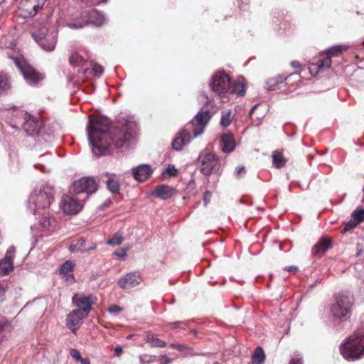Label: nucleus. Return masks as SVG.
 I'll return each mask as SVG.
<instances>
[{"mask_svg": "<svg viewBox=\"0 0 364 364\" xmlns=\"http://www.w3.org/2000/svg\"><path fill=\"white\" fill-rule=\"evenodd\" d=\"M291 65L292 66V68H299L301 67V64L300 63L299 61L298 60H294L291 63Z\"/></svg>", "mask_w": 364, "mask_h": 364, "instance_id": "680f3d73", "label": "nucleus"}, {"mask_svg": "<svg viewBox=\"0 0 364 364\" xmlns=\"http://www.w3.org/2000/svg\"><path fill=\"white\" fill-rule=\"evenodd\" d=\"M74 267L75 263L70 260H67L59 268V274L69 284H72L75 282L73 274Z\"/></svg>", "mask_w": 364, "mask_h": 364, "instance_id": "aec40b11", "label": "nucleus"}, {"mask_svg": "<svg viewBox=\"0 0 364 364\" xmlns=\"http://www.w3.org/2000/svg\"><path fill=\"white\" fill-rule=\"evenodd\" d=\"M211 115L208 111L200 112L191 121L190 127L193 130L194 136H198L203 132L205 127L210 121Z\"/></svg>", "mask_w": 364, "mask_h": 364, "instance_id": "f8f14e48", "label": "nucleus"}, {"mask_svg": "<svg viewBox=\"0 0 364 364\" xmlns=\"http://www.w3.org/2000/svg\"><path fill=\"white\" fill-rule=\"evenodd\" d=\"M235 172L238 178L242 176L246 173L245 169L243 166H237L235 169Z\"/></svg>", "mask_w": 364, "mask_h": 364, "instance_id": "5fc2aeb1", "label": "nucleus"}, {"mask_svg": "<svg viewBox=\"0 0 364 364\" xmlns=\"http://www.w3.org/2000/svg\"><path fill=\"white\" fill-rule=\"evenodd\" d=\"M142 281V277L139 272L127 273L118 281V285L122 289H130L136 287Z\"/></svg>", "mask_w": 364, "mask_h": 364, "instance_id": "f3484780", "label": "nucleus"}, {"mask_svg": "<svg viewBox=\"0 0 364 364\" xmlns=\"http://www.w3.org/2000/svg\"><path fill=\"white\" fill-rule=\"evenodd\" d=\"M331 63V58L326 53L321 54L317 62L318 69L321 70L322 69L329 68Z\"/></svg>", "mask_w": 364, "mask_h": 364, "instance_id": "7c9ffc66", "label": "nucleus"}, {"mask_svg": "<svg viewBox=\"0 0 364 364\" xmlns=\"http://www.w3.org/2000/svg\"><path fill=\"white\" fill-rule=\"evenodd\" d=\"M12 60L29 85H38L44 79V75L29 65L22 56L13 57Z\"/></svg>", "mask_w": 364, "mask_h": 364, "instance_id": "20e7f679", "label": "nucleus"}, {"mask_svg": "<svg viewBox=\"0 0 364 364\" xmlns=\"http://www.w3.org/2000/svg\"><path fill=\"white\" fill-rule=\"evenodd\" d=\"M85 317L87 316L82 314L80 311H77L76 309L73 310L67 316L66 326L73 333H75L81 325L82 320Z\"/></svg>", "mask_w": 364, "mask_h": 364, "instance_id": "a211bd4d", "label": "nucleus"}, {"mask_svg": "<svg viewBox=\"0 0 364 364\" xmlns=\"http://www.w3.org/2000/svg\"><path fill=\"white\" fill-rule=\"evenodd\" d=\"M191 135L188 129H183L176 135L173 142L172 147L173 149L181 150L184 145L190 141Z\"/></svg>", "mask_w": 364, "mask_h": 364, "instance_id": "4be33fe9", "label": "nucleus"}, {"mask_svg": "<svg viewBox=\"0 0 364 364\" xmlns=\"http://www.w3.org/2000/svg\"><path fill=\"white\" fill-rule=\"evenodd\" d=\"M284 269L289 272H292L293 274H295L298 271V267L296 266H290V267H285Z\"/></svg>", "mask_w": 364, "mask_h": 364, "instance_id": "4d7b16f0", "label": "nucleus"}, {"mask_svg": "<svg viewBox=\"0 0 364 364\" xmlns=\"http://www.w3.org/2000/svg\"><path fill=\"white\" fill-rule=\"evenodd\" d=\"M124 238L121 233L117 232L115 233L112 238H110L107 243L109 245L115 246L119 245L123 242Z\"/></svg>", "mask_w": 364, "mask_h": 364, "instance_id": "58836bf2", "label": "nucleus"}, {"mask_svg": "<svg viewBox=\"0 0 364 364\" xmlns=\"http://www.w3.org/2000/svg\"><path fill=\"white\" fill-rule=\"evenodd\" d=\"M152 173V169L150 166L143 164L133 169L134 178L140 182L145 181Z\"/></svg>", "mask_w": 364, "mask_h": 364, "instance_id": "b1692460", "label": "nucleus"}, {"mask_svg": "<svg viewBox=\"0 0 364 364\" xmlns=\"http://www.w3.org/2000/svg\"><path fill=\"white\" fill-rule=\"evenodd\" d=\"M55 221L53 218H52L50 214L45 213L40 218V224L43 229L50 230V228L52 226V223Z\"/></svg>", "mask_w": 364, "mask_h": 364, "instance_id": "c9c22d12", "label": "nucleus"}, {"mask_svg": "<svg viewBox=\"0 0 364 364\" xmlns=\"http://www.w3.org/2000/svg\"><path fill=\"white\" fill-rule=\"evenodd\" d=\"M16 254L14 246H10L4 258L0 261V275L5 276L11 272L14 269V258Z\"/></svg>", "mask_w": 364, "mask_h": 364, "instance_id": "2eb2a0df", "label": "nucleus"}, {"mask_svg": "<svg viewBox=\"0 0 364 364\" xmlns=\"http://www.w3.org/2000/svg\"><path fill=\"white\" fill-rule=\"evenodd\" d=\"M33 36L38 44L46 51L54 50L56 44V35L53 33H48L46 26H41L39 23H33Z\"/></svg>", "mask_w": 364, "mask_h": 364, "instance_id": "7ed1b4c3", "label": "nucleus"}, {"mask_svg": "<svg viewBox=\"0 0 364 364\" xmlns=\"http://www.w3.org/2000/svg\"><path fill=\"white\" fill-rule=\"evenodd\" d=\"M114 255L124 259L127 255V252L124 249H119L114 252Z\"/></svg>", "mask_w": 364, "mask_h": 364, "instance_id": "603ef678", "label": "nucleus"}, {"mask_svg": "<svg viewBox=\"0 0 364 364\" xmlns=\"http://www.w3.org/2000/svg\"><path fill=\"white\" fill-rule=\"evenodd\" d=\"M69 250L71 252H75L79 251L77 244H72L69 246Z\"/></svg>", "mask_w": 364, "mask_h": 364, "instance_id": "bf43d9fd", "label": "nucleus"}, {"mask_svg": "<svg viewBox=\"0 0 364 364\" xmlns=\"http://www.w3.org/2000/svg\"><path fill=\"white\" fill-rule=\"evenodd\" d=\"M81 364H90V359L88 358H82L80 360Z\"/></svg>", "mask_w": 364, "mask_h": 364, "instance_id": "e2e57ef3", "label": "nucleus"}, {"mask_svg": "<svg viewBox=\"0 0 364 364\" xmlns=\"http://www.w3.org/2000/svg\"><path fill=\"white\" fill-rule=\"evenodd\" d=\"M115 353H116L117 355H118V356L120 355L121 353H122V348L120 346H117L115 348Z\"/></svg>", "mask_w": 364, "mask_h": 364, "instance_id": "0e129e2a", "label": "nucleus"}, {"mask_svg": "<svg viewBox=\"0 0 364 364\" xmlns=\"http://www.w3.org/2000/svg\"><path fill=\"white\" fill-rule=\"evenodd\" d=\"M230 85V78L224 72H218L213 77L211 82L213 91L218 94L226 93L229 92Z\"/></svg>", "mask_w": 364, "mask_h": 364, "instance_id": "9d476101", "label": "nucleus"}, {"mask_svg": "<svg viewBox=\"0 0 364 364\" xmlns=\"http://www.w3.org/2000/svg\"><path fill=\"white\" fill-rule=\"evenodd\" d=\"M158 361L159 362V364H170L172 362V360L166 355H162L159 356Z\"/></svg>", "mask_w": 364, "mask_h": 364, "instance_id": "49530a36", "label": "nucleus"}, {"mask_svg": "<svg viewBox=\"0 0 364 364\" xmlns=\"http://www.w3.org/2000/svg\"><path fill=\"white\" fill-rule=\"evenodd\" d=\"M265 354L261 347H257L252 357V364H262L264 361Z\"/></svg>", "mask_w": 364, "mask_h": 364, "instance_id": "473e14b6", "label": "nucleus"}, {"mask_svg": "<svg viewBox=\"0 0 364 364\" xmlns=\"http://www.w3.org/2000/svg\"><path fill=\"white\" fill-rule=\"evenodd\" d=\"M85 17L87 18L88 25L100 26L105 22L104 15L94 9L85 10Z\"/></svg>", "mask_w": 364, "mask_h": 364, "instance_id": "5701e85b", "label": "nucleus"}, {"mask_svg": "<svg viewBox=\"0 0 364 364\" xmlns=\"http://www.w3.org/2000/svg\"><path fill=\"white\" fill-rule=\"evenodd\" d=\"M83 205L72 196L64 195L60 201V208L67 215H75L82 208Z\"/></svg>", "mask_w": 364, "mask_h": 364, "instance_id": "ddd939ff", "label": "nucleus"}, {"mask_svg": "<svg viewBox=\"0 0 364 364\" xmlns=\"http://www.w3.org/2000/svg\"><path fill=\"white\" fill-rule=\"evenodd\" d=\"M86 60L78 53H73L69 58V63L73 67L83 66Z\"/></svg>", "mask_w": 364, "mask_h": 364, "instance_id": "2f4dec72", "label": "nucleus"}, {"mask_svg": "<svg viewBox=\"0 0 364 364\" xmlns=\"http://www.w3.org/2000/svg\"><path fill=\"white\" fill-rule=\"evenodd\" d=\"M357 225L358 223L355 221H350L346 224L345 227L343 228V232H346L347 231H349L353 229Z\"/></svg>", "mask_w": 364, "mask_h": 364, "instance_id": "09e8293b", "label": "nucleus"}, {"mask_svg": "<svg viewBox=\"0 0 364 364\" xmlns=\"http://www.w3.org/2000/svg\"><path fill=\"white\" fill-rule=\"evenodd\" d=\"M353 220L358 224L364 221V209L356 210L352 213Z\"/></svg>", "mask_w": 364, "mask_h": 364, "instance_id": "ea45409f", "label": "nucleus"}, {"mask_svg": "<svg viewBox=\"0 0 364 364\" xmlns=\"http://www.w3.org/2000/svg\"><path fill=\"white\" fill-rule=\"evenodd\" d=\"M291 78L295 81H300L301 76L298 73H293L287 76L279 75L274 77L268 79L267 81V87L269 90H276L282 87V85H289Z\"/></svg>", "mask_w": 364, "mask_h": 364, "instance_id": "4468645a", "label": "nucleus"}, {"mask_svg": "<svg viewBox=\"0 0 364 364\" xmlns=\"http://www.w3.org/2000/svg\"><path fill=\"white\" fill-rule=\"evenodd\" d=\"M107 185L108 189L112 193H117L119 190V183H118V181L114 179H108Z\"/></svg>", "mask_w": 364, "mask_h": 364, "instance_id": "a19ab883", "label": "nucleus"}, {"mask_svg": "<svg viewBox=\"0 0 364 364\" xmlns=\"http://www.w3.org/2000/svg\"><path fill=\"white\" fill-rule=\"evenodd\" d=\"M287 159L279 151H274L272 153V164L277 168H281L285 166Z\"/></svg>", "mask_w": 364, "mask_h": 364, "instance_id": "c756f323", "label": "nucleus"}, {"mask_svg": "<svg viewBox=\"0 0 364 364\" xmlns=\"http://www.w3.org/2000/svg\"><path fill=\"white\" fill-rule=\"evenodd\" d=\"M211 197H212V193L210 191H206L204 193L203 200H204L205 205H207L210 201Z\"/></svg>", "mask_w": 364, "mask_h": 364, "instance_id": "864d4df0", "label": "nucleus"}, {"mask_svg": "<svg viewBox=\"0 0 364 364\" xmlns=\"http://www.w3.org/2000/svg\"><path fill=\"white\" fill-rule=\"evenodd\" d=\"M170 348L173 349H176L178 351L183 352L186 350H190L189 348H188L186 346L183 344H178V343H171L169 346Z\"/></svg>", "mask_w": 364, "mask_h": 364, "instance_id": "c03bdc74", "label": "nucleus"}, {"mask_svg": "<svg viewBox=\"0 0 364 364\" xmlns=\"http://www.w3.org/2000/svg\"><path fill=\"white\" fill-rule=\"evenodd\" d=\"M177 190L167 184H161L155 187L152 195L162 200H168L176 195Z\"/></svg>", "mask_w": 364, "mask_h": 364, "instance_id": "6ab92c4d", "label": "nucleus"}, {"mask_svg": "<svg viewBox=\"0 0 364 364\" xmlns=\"http://www.w3.org/2000/svg\"><path fill=\"white\" fill-rule=\"evenodd\" d=\"M5 297V289L4 288V287L2 286V284H0V303H1L4 300V298Z\"/></svg>", "mask_w": 364, "mask_h": 364, "instance_id": "6e6d98bb", "label": "nucleus"}, {"mask_svg": "<svg viewBox=\"0 0 364 364\" xmlns=\"http://www.w3.org/2000/svg\"><path fill=\"white\" fill-rule=\"evenodd\" d=\"M46 2V0H21L18 11L24 18H31L43 9Z\"/></svg>", "mask_w": 364, "mask_h": 364, "instance_id": "6e6552de", "label": "nucleus"}, {"mask_svg": "<svg viewBox=\"0 0 364 364\" xmlns=\"http://www.w3.org/2000/svg\"><path fill=\"white\" fill-rule=\"evenodd\" d=\"M257 105H255V106H253V107H252V109H251V110H250V116L252 114L253 112H255V109H257Z\"/></svg>", "mask_w": 364, "mask_h": 364, "instance_id": "69168bd1", "label": "nucleus"}, {"mask_svg": "<svg viewBox=\"0 0 364 364\" xmlns=\"http://www.w3.org/2000/svg\"><path fill=\"white\" fill-rule=\"evenodd\" d=\"M257 105H255V106H253V107H252V109H251V110H250V116L252 114L253 112H255V109H257Z\"/></svg>", "mask_w": 364, "mask_h": 364, "instance_id": "338daca9", "label": "nucleus"}, {"mask_svg": "<svg viewBox=\"0 0 364 364\" xmlns=\"http://www.w3.org/2000/svg\"><path fill=\"white\" fill-rule=\"evenodd\" d=\"M76 244L77 245L79 251L81 252H89V251H91V250H93L97 247V245L95 244H93V245H92L89 247H85V240L84 238H82V237L79 238L77 240Z\"/></svg>", "mask_w": 364, "mask_h": 364, "instance_id": "4c0bfd02", "label": "nucleus"}, {"mask_svg": "<svg viewBox=\"0 0 364 364\" xmlns=\"http://www.w3.org/2000/svg\"><path fill=\"white\" fill-rule=\"evenodd\" d=\"M165 172L170 176H175L177 173V170L173 165H168Z\"/></svg>", "mask_w": 364, "mask_h": 364, "instance_id": "de8ad7c7", "label": "nucleus"}, {"mask_svg": "<svg viewBox=\"0 0 364 364\" xmlns=\"http://www.w3.org/2000/svg\"><path fill=\"white\" fill-rule=\"evenodd\" d=\"M290 364H303L301 359L300 358H293L290 360Z\"/></svg>", "mask_w": 364, "mask_h": 364, "instance_id": "052dcab7", "label": "nucleus"}, {"mask_svg": "<svg viewBox=\"0 0 364 364\" xmlns=\"http://www.w3.org/2000/svg\"><path fill=\"white\" fill-rule=\"evenodd\" d=\"M198 166L200 172L205 176L219 172L220 162L219 158L213 153L202 151L198 158Z\"/></svg>", "mask_w": 364, "mask_h": 364, "instance_id": "39448f33", "label": "nucleus"}, {"mask_svg": "<svg viewBox=\"0 0 364 364\" xmlns=\"http://www.w3.org/2000/svg\"><path fill=\"white\" fill-rule=\"evenodd\" d=\"M72 301L73 304L78 308L76 310L80 311L86 316H88L92 309V306L95 303L93 296H85L83 294H75L73 296Z\"/></svg>", "mask_w": 364, "mask_h": 364, "instance_id": "9b49d317", "label": "nucleus"}, {"mask_svg": "<svg viewBox=\"0 0 364 364\" xmlns=\"http://www.w3.org/2000/svg\"><path fill=\"white\" fill-rule=\"evenodd\" d=\"M88 70H89L88 68H85V69H83V70H82V72L84 75H85L88 72Z\"/></svg>", "mask_w": 364, "mask_h": 364, "instance_id": "774afa93", "label": "nucleus"}, {"mask_svg": "<svg viewBox=\"0 0 364 364\" xmlns=\"http://www.w3.org/2000/svg\"><path fill=\"white\" fill-rule=\"evenodd\" d=\"M246 84L243 77L238 78L232 82L230 81L229 92L230 94L244 96L246 92Z\"/></svg>", "mask_w": 364, "mask_h": 364, "instance_id": "a878e982", "label": "nucleus"}, {"mask_svg": "<svg viewBox=\"0 0 364 364\" xmlns=\"http://www.w3.org/2000/svg\"><path fill=\"white\" fill-rule=\"evenodd\" d=\"M85 10L81 13L77 14L70 22L68 23V26L71 28H81L86 26H88L87 18L85 17Z\"/></svg>", "mask_w": 364, "mask_h": 364, "instance_id": "bb28decb", "label": "nucleus"}, {"mask_svg": "<svg viewBox=\"0 0 364 364\" xmlns=\"http://www.w3.org/2000/svg\"><path fill=\"white\" fill-rule=\"evenodd\" d=\"M11 87V77L4 72L0 73V96Z\"/></svg>", "mask_w": 364, "mask_h": 364, "instance_id": "c85d7f7f", "label": "nucleus"}, {"mask_svg": "<svg viewBox=\"0 0 364 364\" xmlns=\"http://www.w3.org/2000/svg\"><path fill=\"white\" fill-rule=\"evenodd\" d=\"M73 191L75 194L85 193L87 196L96 192L97 183L93 178L83 177L73 182Z\"/></svg>", "mask_w": 364, "mask_h": 364, "instance_id": "1a4fd4ad", "label": "nucleus"}, {"mask_svg": "<svg viewBox=\"0 0 364 364\" xmlns=\"http://www.w3.org/2000/svg\"><path fill=\"white\" fill-rule=\"evenodd\" d=\"M71 357L76 360L77 361H80L81 359V355L80 352L76 349H72L70 353Z\"/></svg>", "mask_w": 364, "mask_h": 364, "instance_id": "3c124183", "label": "nucleus"}, {"mask_svg": "<svg viewBox=\"0 0 364 364\" xmlns=\"http://www.w3.org/2000/svg\"><path fill=\"white\" fill-rule=\"evenodd\" d=\"M340 352L348 361L358 360L364 356V333L355 331L341 344Z\"/></svg>", "mask_w": 364, "mask_h": 364, "instance_id": "f03ea898", "label": "nucleus"}, {"mask_svg": "<svg viewBox=\"0 0 364 364\" xmlns=\"http://www.w3.org/2000/svg\"><path fill=\"white\" fill-rule=\"evenodd\" d=\"M222 151L225 153H230L235 148V141L232 134L225 133L220 137Z\"/></svg>", "mask_w": 364, "mask_h": 364, "instance_id": "393cba45", "label": "nucleus"}, {"mask_svg": "<svg viewBox=\"0 0 364 364\" xmlns=\"http://www.w3.org/2000/svg\"><path fill=\"white\" fill-rule=\"evenodd\" d=\"M105 1H107V0H87V4L90 5H95Z\"/></svg>", "mask_w": 364, "mask_h": 364, "instance_id": "13d9d810", "label": "nucleus"}, {"mask_svg": "<svg viewBox=\"0 0 364 364\" xmlns=\"http://www.w3.org/2000/svg\"><path fill=\"white\" fill-rule=\"evenodd\" d=\"M347 50V47L342 45L333 46L326 51V53L332 58V57L341 55L343 51Z\"/></svg>", "mask_w": 364, "mask_h": 364, "instance_id": "f704fd0d", "label": "nucleus"}, {"mask_svg": "<svg viewBox=\"0 0 364 364\" xmlns=\"http://www.w3.org/2000/svg\"><path fill=\"white\" fill-rule=\"evenodd\" d=\"M144 341L150 344V347L154 348H164L166 346V343L159 339L156 334L149 331L146 332L144 336Z\"/></svg>", "mask_w": 364, "mask_h": 364, "instance_id": "cd10ccee", "label": "nucleus"}, {"mask_svg": "<svg viewBox=\"0 0 364 364\" xmlns=\"http://www.w3.org/2000/svg\"><path fill=\"white\" fill-rule=\"evenodd\" d=\"M19 114L23 120L22 127L28 135H33L38 132L39 122L33 116L23 112H20Z\"/></svg>", "mask_w": 364, "mask_h": 364, "instance_id": "dca6fc26", "label": "nucleus"}, {"mask_svg": "<svg viewBox=\"0 0 364 364\" xmlns=\"http://www.w3.org/2000/svg\"><path fill=\"white\" fill-rule=\"evenodd\" d=\"M169 325L171 326L173 328H183V326L187 325V321H175L169 323Z\"/></svg>", "mask_w": 364, "mask_h": 364, "instance_id": "a18cd8bd", "label": "nucleus"}, {"mask_svg": "<svg viewBox=\"0 0 364 364\" xmlns=\"http://www.w3.org/2000/svg\"><path fill=\"white\" fill-rule=\"evenodd\" d=\"M232 121V112L230 110L222 112L220 124L223 127H228Z\"/></svg>", "mask_w": 364, "mask_h": 364, "instance_id": "e433bc0d", "label": "nucleus"}, {"mask_svg": "<svg viewBox=\"0 0 364 364\" xmlns=\"http://www.w3.org/2000/svg\"><path fill=\"white\" fill-rule=\"evenodd\" d=\"M11 324L4 316H0V341L3 339L5 334L10 331Z\"/></svg>", "mask_w": 364, "mask_h": 364, "instance_id": "72a5a7b5", "label": "nucleus"}, {"mask_svg": "<svg viewBox=\"0 0 364 364\" xmlns=\"http://www.w3.org/2000/svg\"><path fill=\"white\" fill-rule=\"evenodd\" d=\"M109 119L104 116L90 117L87 127L92 150L97 156L110 154L111 145L119 149L128 146L135 130V124L123 119L113 127Z\"/></svg>", "mask_w": 364, "mask_h": 364, "instance_id": "f257e3e1", "label": "nucleus"}, {"mask_svg": "<svg viewBox=\"0 0 364 364\" xmlns=\"http://www.w3.org/2000/svg\"><path fill=\"white\" fill-rule=\"evenodd\" d=\"M353 299L352 296L346 294H339L336 302L331 306L332 316L337 318L349 317L351 314Z\"/></svg>", "mask_w": 364, "mask_h": 364, "instance_id": "423d86ee", "label": "nucleus"}, {"mask_svg": "<svg viewBox=\"0 0 364 364\" xmlns=\"http://www.w3.org/2000/svg\"><path fill=\"white\" fill-rule=\"evenodd\" d=\"M92 72L95 76H100L104 73V68L97 63L92 65Z\"/></svg>", "mask_w": 364, "mask_h": 364, "instance_id": "37998d69", "label": "nucleus"}, {"mask_svg": "<svg viewBox=\"0 0 364 364\" xmlns=\"http://www.w3.org/2000/svg\"><path fill=\"white\" fill-rule=\"evenodd\" d=\"M122 311V308L117 305H112L109 307L108 311L111 314H117Z\"/></svg>", "mask_w": 364, "mask_h": 364, "instance_id": "8fccbe9b", "label": "nucleus"}, {"mask_svg": "<svg viewBox=\"0 0 364 364\" xmlns=\"http://www.w3.org/2000/svg\"><path fill=\"white\" fill-rule=\"evenodd\" d=\"M54 190L52 187L46 186L38 191H35L30 197V202L34 204L38 209H46L48 208L53 200Z\"/></svg>", "mask_w": 364, "mask_h": 364, "instance_id": "0eeeda50", "label": "nucleus"}, {"mask_svg": "<svg viewBox=\"0 0 364 364\" xmlns=\"http://www.w3.org/2000/svg\"><path fill=\"white\" fill-rule=\"evenodd\" d=\"M331 240L326 237H322L313 246L311 249V254L314 257H321L331 247Z\"/></svg>", "mask_w": 364, "mask_h": 364, "instance_id": "412c9836", "label": "nucleus"}, {"mask_svg": "<svg viewBox=\"0 0 364 364\" xmlns=\"http://www.w3.org/2000/svg\"><path fill=\"white\" fill-rule=\"evenodd\" d=\"M156 356L144 354L140 356L139 360L141 364H149L155 360Z\"/></svg>", "mask_w": 364, "mask_h": 364, "instance_id": "79ce46f5", "label": "nucleus"}]
</instances>
